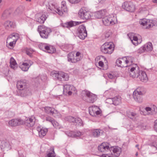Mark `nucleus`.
<instances>
[{
  "label": "nucleus",
  "mask_w": 157,
  "mask_h": 157,
  "mask_svg": "<svg viewBox=\"0 0 157 157\" xmlns=\"http://www.w3.org/2000/svg\"><path fill=\"white\" fill-rule=\"evenodd\" d=\"M17 86L19 90V94L21 96L26 97L31 94L29 90L25 80H21L17 82Z\"/></svg>",
  "instance_id": "nucleus-1"
},
{
  "label": "nucleus",
  "mask_w": 157,
  "mask_h": 157,
  "mask_svg": "<svg viewBox=\"0 0 157 157\" xmlns=\"http://www.w3.org/2000/svg\"><path fill=\"white\" fill-rule=\"evenodd\" d=\"M133 62L132 58L131 56L125 57L117 59L116 63L118 67H122L130 66Z\"/></svg>",
  "instance_id": "nucleus-2"
},
{
  "label": "nucleus",
  "mask_w": 157,
  "mask_h": 157,
  "mask_svg": "<svg viewBox=\"0 0 157 157\" xmlns=\"http://www.w3.org/2000/svg\"><path fill=\"white\" fill-rule=\"evenodd\" d=\"M51 75L53 78L59 81H67L69 76L67 74L63 72L52 71Z\"/></svg>",
  "instance_id": "nucleus-3"
},
{
  "label": "nucleus",
  "mask_w": 157,
  "mask_h": 157,
  "mask_svg": "<svg viewBox=\"0 0 157 157\" xmlns=\"http://www.w3.org/2000/svg\"><path fill=\"white\" fill-rule=\"evenodd\" d=\"M103 24L106 26L114 25L117 22V17L113 14L106 16L102 19Z\"/></svg>",
  "instance_id": "nucleus-4"
},
{
  "label": "nucleus",
  "mask_w": 157,
  "mask_h": 157,
  "mask_svg": "<svg viewBox=\"0 0 157 157\" xmlns=\"http://www.w3.org/2000/svg\"><path fill=\"white\" fill-rule=\"evenodd\" d=\"M114 49V44L112 42L105 43L101 47V51L105 54H111L113 52Z\"/></svg>",
  "instance_id": "nucleus-5"
},
{
  "label": "nucleus",
  "mask_w": 157,
  "mask_h": 157,
  "mask_svg": "<svg viewBox=\"0 0 157 157\" xmlns=\"http://www.w3.org/2000/svg\"><path fill=\"white\" fill-rule=\"evenodd\" d=\"M81 94L83 98L87 102L93 103L97 99V96L95 94L87 90L82 91Z\"/></svg>",
  "instance_id": "nucleus-6"
},
{
  "label": "nucleus",
  "mask_w": 157,
  "mask_h": 157,
  "mask_svg": "<svg viewBox=\"0 0 157 157\" xmlns=\"http://www.w3.org/2000/svg\"><path fill=\"white\" fill-rule=\"evenodd\" d=\"M38 31L41 37L44 39L48 38L49 34L52 32L50 29L44 25L39 26Z\"/></svg>",
  "instance_id": "nucleus-7"
},
{
  "label": "nucleus",
  "mask_w": 157,
  "mask_h": 157,
  "mask_svg": "<svg viewBox=\"0 0 157 157\" xmlns=\"http://www.w3.org/2000/svg\"><path fill=\"white\" fill-rule=\"evenodd\" d=\"M110 151H112L113 153L111 154H108L102 155L103 157H117L121 152V149L118 146H114L110 147Z\"/></svg>",
  "instance_id": "nucleus-8"
},
{
  "label": "nucleus",
  "mask_w": 157,
  "mask_h": 157,
  "mask_svg": "<svg viewBox=\"0 0 157 157\" xmlns=\"http://www.w3.org/2000/svg\"><path fill=\"white\" fill-rule=\"evenodd\" d=\"M91 14L90 12L85 8L80 9L78 12V17L83 20H87L90 19L91 16Z\"/></svg>",
  "instance_id": "nucleus-9"
},
{
  "label": "nucleus",
  "mask_w": 157,
  "mask_h": 157,
  "mask_svg": "<svg viewBox=\"0 0 157 157\" xmlns=\"http://www.w3.org/2000/svg\"><path fill=\"white\" fill-rule=\"evenodd\" d=\"M63 93L65 94H68L71 95L72 94H77V91L73 85L69 84H66L63 86Z\"/></svg>",
  "instance_id": "nucleus-10"
},
{
  "label": "nucleus",
  "mask_w": 157,
  "mask_h": 157,
  "mask_svg": "<svg viewBox=\"0 0 157 157\" xmlns=\"http://www.w3.org/2000/svg\"><path fill=\"white\" fill-rule=\"evenodd\" d=\"M47 17L46 13L44 12H40L35 14L34 20L40 24L44 23Z\"/></svg>",
  "instance_id": "nucleus-11"
},
{
  "label": "nucleus",
  "mask_w": 157,
  "mask_h": 157,
  "mask_svg": "<svg viewBox=\"0 0 157 157\" xmlns=\"http://www.w3.org/2000/svg\"><path fill=\"white\" fill-rule=\"evenodd\" d=\"M77 35L81 39L83 40L87 36V33L85 27L83 25L79 26L77 29Z\"/></svg>",
  "instance_id": "nucleus-12"
},
{
  "label": "nucleus",
  "mask_w": 157,
  "mask_h": 157,
  "mask_svg": "<svg viewBox=\"0 0 157 157\" xmlns=\"http://www.w3.org/2000/svg\"><path fill=\"white\" fill-rule=\"evenodd\" d=\"M65 120L66 121H68L70 122L73 123L76 125H83L82 121V119L78 117H74L71 116L66 117Z\"/></svg>",
  "instance_id": "nucleus-13"
},
{
  "label": "nucleus",
  "mask_w": 157,
  "mask_h": 157,
  "mask_svg": "<svg viewBox=\"0 0 157 157\" xmlns=\"http://www.w3.org/2000/svg\"><path fill=\"white\" fill-rule=\"evenodd\" d=\"M133 96L136 101L140 103L142 101V93L140 88H137L133 92Z\"/></svg>",
  "instance_id": "nucleus-14"
},
{
  "label": "nucleus",
  "mask_w": 157,
  "mask_h": 157,
  "mask_svg": "<svg viewBox=\"0 0 157 157\" xmlns=\"http://www.w3.org/2000/svg\"><path fill=\"white\" fill-rule=\"evenodd\" d=\"M122 7L126 11L130 12H133L135 10V5L131 2H124L123 3Z\"/></svg>",
  "instance_id": "nucleus-15"
},
{
  "label": "nucleus",
  "mask_w": 157,
  "mask_h": 157,
  "mask_svg": "<svg viewBox=\"0 0 157 157\" xmlns=\"http://www.w3.org/2000/svg\"><path fill=\"white\" fill-rule=\"evenodd\" d=\"M40 48L43 50L45 49L46 52L48 53H53L56 51L55 48L52 46L47 45L46 44H44L40 45Z\"/></svg>",
  "instance_id": "nucleus-16"
},
{
  "label": "nucleus",
  "mask_w": 157,
  "mask_h": 157,
  "mask_svg": "<svg viewBox=\"0 0 157 157\" xmlns=\"http://www.w3.org/2000/svg\"><path fill=\"white\" fill-rule=\"evenodd\" d=\"M33 63V62L30 60H25V62L20 65V68L23 71H27Z\"/></svg>",
  "instance_id": "nucleus-17"
},
{
  "label": "nucleus",
  "mask_w": 157,
  "mask_h": 157,
  "mask_svg": "<svg viewBox=\"0 0 157 157\" xmlns=\"http://www.w3.org/2000/svg\"><path fill=\"white\" fill-rule=\"evenodd\" d=\"M46 6L48 11H50L54 14L57 13L58 7L57 6H56L55 4H53L52 2H48Z\"/></svg>",
  "instance_id": "nucleus-18"
},
{
  "label": "nucleus",
  "mask_w": 157,
  "mask_h": 157,
  "mask_svg": "<svg viewBox=\"0 0 157 157\" xmlns=\"http://www.w3.org/2000/svg\"><path fill=\"white\" fill-rule=\"evenodd\" d=\"M135 67H133L130 69L129 72V74L130 77L132 78H135L138 77L139 76V67H137L136 65H135Z\"/></svg>",
  "instance_id": "nucleus-19"
},
{
  "label": "nucleus",
  "mask_w": 157,
  "mask_h": 157,
  "mask_svg": "<svg viewBox=\"0 0 157 157\" xmlns=\"http://www.w3.org/2000/svg\"><path fill=\"white\" fill-rule=\"evenodd\" d=\"M89 113L92 116L99 114L100 113V109L97 106L90 107L89 108Z\"/></svg>",
  "instance_id": "nucleus-20"
},
{
  "label": "nucleus",
  "mask_w": 157,
  "mask_h": 157,
  "mask_svg": "<svg viewBox=\"0 0 157 157\" xmlns=\"http://www.w3.org/2000/svg\"><path fill=\"white\" fill-rule=\"evenodd\" d=\"M110 147L107 143H103L98 147V151L102 152H106L110 151Z\"/></svg>",
  "instance_id": "nucleus-21"
},
{
  "label": "nucleus",
  "mask_w": 157,
  "mask_h": 157,
  "mask_svg": "<svg viewBox=\"0 0 157 157\" xmlns=\"http://www.w3.org/2000/svg\"><path fill=\"white\" fill-rule=\"evenodd\" d=\"M67 11V9L66 5V2L65 1H63L61 3V7L60 8L58 7L57 13L60 15H62L64 12H66Z\"/></svg>",
  "instance_id": "nucleus-22"
},
{
  "label": "nucleus",
  "mask_w": 157,
  "mask_h": 157,
  "mask_svg": "<svg viewBox=\"0 0 157 157\" xmlns=\"http://www.w3.org/2000/svg\"><path fill=\"white\" fill-rule=\"evenodd\" d=\"M24 123L23 121L20 119H13L9 121V123L12 126H16L23 124Z\"/></svg>",
  "instance_id": "nucleus-23"
},
{
  "label": "nucleus",
  "mask_w": 157,
  "mask_h": 157,
  "mask_svg": "<svg viewBox=\"0 0 157 157\" xmlns=\"http://www.w3.org/2000/svg\"><path fill=\"white\" fill-rule=\"evenodd\" d=\"M128 36L134 45H136L141 43V40L138 39L137 37L135 36L133 33L129 34Z\"/></svg>",
  "instance_id": "nucleus-24"
},
{
  "label": "nucleus",
  "mask_w": 157,
  "mask_h": 157,
  "mask_svg": "<svg viewBox=\"0 0 157 157\" xmlns=\"http://www.w3.org/2000/svg\"><path fill=\"white\" fill-rule=\"evenodd\" d=\"M11 148V146L5 140H0V148L2 150L7 151Z\"/></svg>",
  "instance_id": "nucleus-25"
},
{
  "label": "nucleus",
  "mask_w": 157,
  "mask_h": 157,
  "mask_svg": "<svg viewBox=\"0 0 157 157\" xmlns=\"http://www.w3.org/2000/svg\"><path fill=\"white\" fill-rule=\"evenodd\" d=\"M142 82H146L148 80V78L146 72L144 71H139L138 77Z\"/></svg>",
  "instance_id": "nucleus-26"
},
{
  "label": "nucleus",
  "mask_w": 157,
  "mask_h": 157,
  "mask_svg": "<svg viewBox=\"0 0 157 157\" xmlns=\"http://www.w3.org/2000/svg\"><path fill=\"white\" fill-rule=\"evenodd\" d=\"M75 56L73 52H70L67 55L68 61L72 63H76L80 61L79 58L75 57Z\"/></svg>",
  "instance_id": "nucleus-27"
},
{
  "label": "nucleus",
  "mask_w": 157,
  "mask_h": 157,
  "mask_svg": "<svg viewBox=\"0 0 157 157\" xmlns=\"http://www.w3.org/2000/svg\"><path fill=\"white\" fill-rule=\"evenodd\" d=\"M35 118L34 116L29 118L25 122V124L28 127H32L35 124Z\"/></svg>",
  "instance_id": "nucleus-28"
},
{
  "label": "nucleus",
  "mask_w": 157,
  "mask_h": 157,
  "mask_svg": "<svg viewBox=\"0 0 157 157\" xmlns=\"http://www.w3.org/2000/svg\"><path fill=\"white\" fill-rule=\"evenodd\" d=\"M145 111L140 112V113L144 115H150L153 114L154 112H156L155 108L153 109L150 107H146L145 108Z\"/></svg>",
  "instance_id": "nucleus-29"
},
{
  "label": "nucleus",
  "mask_w": 157,
  "mask_h": 157,
  "mask_svg": "<svg viewBox=\"0 0 157 157\" xmlns=\"http://www.w3.org/2000/svg\"><path fill=\"white\" fill-rule=\"evenodd\" d=\"M107 14L106 10L105 9H104L95 12L94 13V16L96 18H101Z\"/></svg>",
  "instance_id": "nucleus-30"
},
{
  "label": "nucleus",
  "mask_w": 157,
  "mask_h": 157,
  "mask_svg": "<svg viewBox=\"0 0 157 157\" xmlns=\"http://www.w3.org/2000/svg\"><path fill=\"white\" fill-rule=\"evenodd\" d=\"M44 108L45 111L46 113L48 114L50 113H51L55 117H56L55 115V114H58L59 113H58L57 111L53 108L47 106L44 107Z\"/></svg>",
  "instance_id": "nucleus-31"
},
{
  "label": "nucleus",
  "mask_w": 157,
  "mask_h": 157,
  "mask_svg": "<svg viewBox=\"0 0 157 157\" xmlns=\"http://www.w3.org/2000/svg\"><path fill=\"white\" fill-rule=\"evenodd\" d=\"M36 129L38 132L39 136L41 138L45 136L48 132L47 129L41 128L40 127H37Z\"/></svg>",
  "instance_id": "nucleus-32"
},
{
  "label": "nucleus",
  "mask_w": 157,
  "mask_h": 157,
  "mask_svg": "<svg viewBox=\"0 0 157 157\" xmlns=\"http://www.w3.org/2000/svg\"><path fill=\"white\" fill-rule=\"evenodd\" d=\"M4 26L6 29H9L11 28H14L15 26V23L10 21H7L4 24Z\"/></svg>",
  "instance_id": "nucleus-33"
},
{
  "label": "nucleus",
  "mask_w": 157,
  "mask_h": 157,
  "mask_svg": "<svg viewBox=\"0 0 157 157\" xmlns=\"http://www.w3.org/2000/svg\"><path fill=\"white\" fill-rule=\"evenodd\" d=\"M10 64L11 68L15 70L17 67V65L14 58L12 57L10 61Z\"/></svg>",
  "instance_id": "nucleus-34"
},
{
  "label": "nucleus",
  "mask_w": 157,
  "mask_h": 157,
  "mask_svg": "<svg viewBox=\"0 0 157 157\" xmlns=\"http://www.w3.org/2000/svg\"><path fill=\"white\" fill-rule=\"evenodd\" d=\"M76 24V22L71 21L63 24L62 25V26L64 28H69L75 26Z\"/></svg>",
  "instance_id": "nucleus-35"
},
{
  "label": "nucleus",
  "mask_w": 157,
  "mask_h": 157,
  "mask_svg": "<svg viewBox=\"0 0 157 157\" xmlns=\"http://www.w3.org/2000/svg\"><path fill=\"white\" fill-rule=\"evenodd\" d=\"M145 49V50L146 52L151 51L153 49L152 45L151 43L148 42L146 44L143 45Z\"/></svg>",
  "instance_id": "nucleus-36"
},
{
  "label": "nucleus",
  "mask_w": 157,
  "mask_h": 157,
  "mask_svg": "<svg viewBox=\"0 0 157 157\" xmlns=\"http://www.w3.org/2000/svg\"><path fill=\"white\" fill-rule=\"evenodd\" d=\"M107 75L109 78L114 79L116 78L117 74L116 72H111L109 73H107Z\"/></svg>",
  "instance_id": "nucleus-37"
},
{
  "label": "nucleus",
  "mask_w": 157,
  "mask_h": 157,
  "mask_svg": "<svg viewBox=\"0 0 157 157\" xmlns=\"http://www.w3.org/2000/svg\"><path fill=\"white\" fill-rule=\"evenodd\" d=\"M113 104L117 105L120 104L121 102V98L120 96H117L113 98Z\"/></svg>",
  "instance_id": "nucleus-38"
},
{
  "label": "nucleus",
  "mask_w": 157,
  "mask_h": 157,
  "mask_svg": "<svg viewBox=\"0 0 157 157\" xmlns=\"http://www.w3.org/2000/svg\"><path fill=\"white\" fill-rule=\"evenodd\" d=\"M103 131L101 130L100 129H95L93 131V135L94 137H97L99 136L101 133H102Z\"/></svg>",
  "instance_id": "nucleus-39"
},
{
  "label": "nucleus",
  "mask_w": 157,
  "mask_h": 157,
  "mask_svg": "<svg viewBox=\"0 0 157 157\" xmlns=\"http://www.w3.org/2000/svg\"><path fill=\"white\" fill-rule=\"evenodd\" d=\"M18 15L19 16L18 21L19 22L21 23L22 21L25 20V16L21 12H20L19 13H18Z\"/></svg>",
  "instance_id": "nucleus-40"
},
{
  "label": "nucleus",
  "mask_w": 157,
  "mask_h": 157,
  "mask_svg": "<svg viewBox=\"0 0 157 157\" xmlns=\"http://www.w3.org/2000/svg\"><path fill=\"white\" fill-rule=\"evenodd\" d=\"M127 115L129 118L132 119H133L136 117L137 116L136 113H135L130 112H127Z\"/></svg>",
  "instance_id": "nucleus-41"
},
{
  "label": "nucleus",
  "mask_w": 157,
  "mask_h": 157,
  "mask_svg": "<svg viewBox=\"0 0 157 157\" xmlns=\"http://www.w3.org/2000/svg\"><path fill=\"white\" fill-rule=\"evenodd\" d=\"M154 25V24L152 23L151 20L149 19V21L147 23H146V26H145L144 29H149L152 27Z\"/></svg>",
  "instance_id": "nucleus-42"
},
{
  "label": "nucleus",
  "mask_w": 157,
  "mask_h": 157,
  "mask_svg": "<svg viewBox=\"0 0 157 157\" xmlns=\"http://www.w3.org/2000/svg\"><path fill=\"white\" fill-rule=\"evenodd\" d=\"M148 21H149V19H143L140 20L139 23L144 28L145 26H146V23H147Z\"/></svg>",
  "instance_id": "nucleus-43"
},
{
  "label": "nucleus",
  "mask_w": 157,
  "mask_h": 157,
  "mask_svg": "<svg viewBox=\"0 0 157 157\" xmlns=\"http://www.w3.org/2000/svg\"><path fill=\"white\" fill-rule=\"evenodd\" d=\"M10 14V12L8 10L5 11L3 13L2 16V19H5L8 18Z\"/></svg>",
  "instance_id": "nucleus-44"
},
{
  "label": "nucleus",
  "mask_w": 157,
  "mask_h": 157,
  "mask_svg": "<svg viewBox=\"0 0 157 157\" xmlns=\"http://www.w3.org/2000/svg\"><path fill=\"white\" fill-rule=\"evenodd\" d=\"M26 53L27 55L30 56H32V54L34 52V50L32 48H26L25 49Z\"/></svg>",
  "instance_id": "nucleus-45"
},
{
  "label": "nucleus",
  "mask_w": 157,
  "mask_h": 157,
  "mask_svg": "<svg viewBox=\"0 0 157 157\" xmlns=\"http://www.w3.org/2000/svg\"><path fill=\"white\" fill-rule=\"evenodd\" d=\"M11 36L12 37L13 41L16 43L19 38L18 34L17 33H14Z\"/></svg>",
  "instance_id": "nucleus-46"
},
{
  "label": "nucleus",
  "mask_w": 157,
  "mask_h": 157,
  "mask_svg": "<svg viewBox=\"0 0 157 157\" xmlns=\"http://www.w3.org/2000/svg\"><path fill=\"white\" fill-rule=\"evenodd\" d=\"M65 51L69 52L72 50L73 47L71 45L67 44L65 45Z\"/></svg>",
  "instance_id": "nucleus-47"
},
{
  "label": "nucleus",
  "mask_w": 157,
  "mask_h": 157,
  "mask_svg": "<svg viewBox=\"0 0 157 157\" xmlns=\"http://www.w3.org/2000/svg\"><path fill=\"white\" fill-rule=\"evenodd\" d=\"M16 43L13 41H10L8 42V43H6V46H7L9 48H11V47H13L15 44Z\"/></svg>",
  "instance_id": "nucleus-48"
},
{
  "label": "nucleus",
  "mask_w": 157,
  "mask_h": 157,
  "mask_svg": "<svg viewBox=\"0 0 157 157\" xmlns=\"http://www.w3.org/2000/svg\"><path fill=\"white\" fill-rule=\"evenodd\" d=\"M65 133L68 136L74 137V132L68 131L66 132Z\"/></svg>",
  "instance_id": "nucleus-49"
},
{
  "label": "nucleus",
  "mask_w": 157,
  "mask_h": 157,
  "mask_svg": "<svg viewBox=\"0 0 157 157\" xmlns=\"http://www.w3.org/2000/svg\"><path fill=\"white\" fill-rule=\"evenodd\" d=\"M55 155L54 154V149H53L51 152L48 154L46 157H55Z\"/></svg>",
  "instance_id": "nucleus-50"
},
{
  "label": "nucleus",
  "mask_w": 157,
  "mask_h": 157,
  "mask_svg": "<svg viewBox=\"0 0 157 157\" xmlns=\"http://www.w3.org/2000/svg\"><path fill=\"white\" fill-rule=\"evenodd\" d=\"M137 52L138 53H142L144 52H146L143 46L139 49L137 50Z\"/></svg>",
  "instance_id": "nucleus-51"
},
{
  "label": "nucleus",
  "mask_w": 157,
  "mask_h": 157,
  "mask_svg": "<svg viewBox=\"0 0 157 157\" xmlns=\"http://www.w3.org/2000/svg\"><path fill=\"white\" fill-rule=\"evenodd\" d=\"M46 120L47 121L50 122L51 124L54 122V119L50 117H46Z\"/></svg>",
  "instance_id": "nucleus-52"
},
{
  "label": "nucleus",
  "mask_w": 157,
  "mask_h": 157,
  "mask_svg": "<svg viewBox=\"0 0 157 157\" xmlns=\"http://www.w3.org/2000/svg\"><path fill=\"white\" fill-rule=\"evenodd\" d=\"M106 102L110 104H113V98H109L106 100Z\"/></svg>",
  "instance_id": "nucleus-53"
},
{
  "label": "nucleus",
  "mask_w": 157,
  "mask_h": 157,
  "mask_svg": "<svg viewBox=\"0 0 157 157\" xmlns=\"http://www.w3.org/2000/svg\"><path fill=\"white\" fill-rule=\"evenodd\" d=\"M82 135V133L79 131L74 132V137L80 136Z\"/></svg>",
  "instance_id": "nucleus-54"
},
{
  "label": "nucleus",
  "mask_w": 157,
  "mask_h": 157,
  "mask_svg": "<svg viewBox=\"0 0 157 157\" xmlns=\"http://www.w3.org/2000/svg\"><path fill=\"white\" fill-rule=\"evenodd\" d=\"M69 2L72 4H76L79 3L80 0H68Z\"/></svg>",
  "instance_id": "nucleus-55"
},
{
  "label": "nucleus",
  "mask_w": 157,
  "mask_h": 157,
  "mask_svg": "<svg viewBox=\"0 0 157 157\" xmlns=\"http://www.w3.org/2000/svg\"><path fill=\"white\" fill-rule=\"evenodd\" d=\"M52 124L55 128H57V127L58 126L59 123L57 122L54 120V122H53V123Z\"/></svg>",
  "instance_id": "nucleus-56"
},
{
  "label": "nucleus",
  "mask_w": 157,
  "mask_h": 157,
  "mask_svg": "<svg viewBox=\"0 0 157 157\" xmlns=\"http://www.w3.org/2000/svg\"><path fill=\"white\" fill-rule=\"evenodd\" d=\"M81 53L79 52H77L76 54V56L75 57L79 58L80 60L81 59V56H80Z\"/></svg>",
  "instance_id": "nucleus-57"
},
{
  "label": "nucleus",
  "mask_w": 157,
  "mask_h": 157,
  "mask_svg": "<svg viewBox=\"0 0 157 157\" xmlns=\"http://www.w3.org/2000/svg\"><path fill=\"white\" fill-rule=\"evenodd\" d=\"M13 41L12 39V37L11 35H10L7 38L6 40V43H8V42Z\"/></svg>",
  "instance_id": "nucleus-58"
},
{
  "label": "nucleus",
  "mask_w": 157,
  "mask_h": 157,
  "mask_svg": "<svg viewBox=\"0 0 157 157\" xmlns=\"http://www.w3.org/2000/svg\"><path fill=\"white\" fill-rule=\"evenodd\" d=\"M154 129L157 132V119L155 121V124L154 125Z\"/></svg>",
  "instance_id": "nucleus-59"
},
{
  "label": "nucleus",
  "mask_w": 157,
  "mask_h": 157,
  "mask_svg": "<svg viewBox=\"0 0 157 157\" xmlns=\"http://www.w3.org/2000/svg\"><path fill=\"white\" fill-rule=\"evenodd\" d=\"M111 35V33L108 32L106 33L105 34V38H108Z\"/></svg>",
  "instance_id": "nucleus-60"
},
{
  "label": "nucleus",
  "mask_w": 157,
  "mask_h": 157,
  "mask_svg": "<svg viewBox=\"0 0 157 157\" xmlns=\"http://www.w3.org/2000/svg\"><path fill=\"white\" fill-rule=\"evenodd\" d=\"M100 67H102L103 66V63L101 61H100L98 63Z\"/></svg>",
  "instance_id": "nucleus-61"
},
{
  "label": "nucleus",
  "mask_w": 157,
  "mask_h": 157,
  "mask_svg": "<svg viewBox=\"0 0 157 157\" xmlns=\"http://www.w3.org/2000/svg\"><path fill=\"white\" fill-rule=\"evenodd\" d=\"M99 3L103 4L104 3L106 0H98Z\"/></svg>",
  "instance_id": "nucleus-62"
},
{
  "label": "nucleus",
  "mask_w": 157,
  "mask_h": 157,
  "mask_svg": "<svg viewBox=\"0 0 157 157\" xmlns=\"http://www.w3.org/2000/svg\"><path fill=\"white\" fill-rule=\"evenodd\" d=\"M153 145L157 149V142H155L153 143Z\"/></svg>",
  "instance_id": "nucleus-63"
},
{
  "label": "nucleus",
  "mask_w": 157,
  "mask_h": 157,
  "mask_svg": "<svg viewBox=\"0 0 157 157\" xmlns=\"http://www.w3.org/2000/svg\"><path fill=\"white\" fill-rule=\"evenodd\" d=\"M152 1L154 3H157V0H153Z\"/></svg>",
  "instance_id": "nucleus-64"
}]
</instances>
